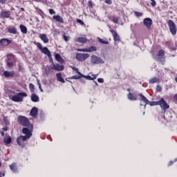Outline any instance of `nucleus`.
Instances as JSON below:
<instances>
[{
	"mask_svg": "<svg viewBox=\"0 0 177 177\" xmlns=\"http://www.w3.org/2000/svg\"><path fill=\"white\" fill-rule=\"evenodd\" d=\"M28 95L26 93H18L11 97V100L17 103L23 102L24 97H27Z\"/></svg>",
	"mask_w": 177,
	"mask_h": 177,
	"instance_id": "nucleus-1",
	"label": "nucleus"
},
{
	"mask_svg": "<svg viewBox=\"0 0 177 177\" xmlns=\"http://www.w3.org/2000/svg\"><path fill=\"white\" fill-rule=\"evenodd\" d=\"M28 127H24L22 129V133H24L26 136H24V138L28 139V138H31L32 136V129H34V126L32 124H30V126H28Z\"/></svg>",
	"mask_w": 177,
	"mask_h": 177,
	"instance_id": "nucleus-2",
	"label": "nucleus"
},
{
	"mask_svg": "<svg viewBox=\"0 0 177 177\" xmlns=\"http://www.w3.org/2000/svg\"><path fill=\"white\" fill-rule=\"evenodd\" d=\"M139 96L140 97V102H143V103H145L144 107L146 109V104H149V106H158V101H155V102H151L147 100L145 95H143L142 93H140Z\"/></svg>",
	"mask_w": 177,
	"mask_h": 177,
	"instance_id": "nucleus-3",
	"label": "nucleus"
},
{
	"mask_svg": "<svg viewBox=\"0 0 177 177\" xmlns=\"http://www.w3.org/2000/svg\"><path fill=\"white\" fill-rule=\"evenodd\" d=\"M18 123L19 125H22V127H30V125H32L27 118L21 115L18 117Z\"/></svg>",
	"mask_w": 177,
	"mask_h": 177,
	"instance_id": "nucleus-4",
	"label": "nucleus"
},
{
	"mask_svg": "<svg viewBox=\"0 0 177 177\" xmlns=\"http://www.w3.org/2000/svg\"><path fill=\"white\" fill-rule=\"evenodd\" d=\"M168 26L169 28V31L172 34V35H176L177 28L175 22L170 19L168 21Z\"/></svg>",
	"mask_w": 177,
	"mask_h": 177,
	"instance_id": "nucleus-5",
	"label": "nucleus"
},
{
	"mask_svg": "<svg viewBox=\"0 0 177 177\" xmlns=\"http://www.w3.org/2000/svg\"><path fill=\"white\" fill-rule=\"evenodd\" d=\"M91 63L93 64H104V60L100 58V57H97L95 55H91Z\"/></svg>",
	"mask_w": 177,
	"mask_h": 177,
	"instance_id": "nucleus-6",
	"label": "nucleus"
},
{
	"mask_svg": "<svg viewBox=\"0 0 177 177\" xmlns=\"http://www.w3.org/2000/svg\"><path fill=\"white\" fill-rule=\"evenodd\" d=\"M89 54L88 53H77L76 54V59L78 60L79 62H85V60H86V59H88L89 57Z\"/></svg>",
	"mask_w": 177,
	"mask_h": 177,
	"instance_id": "nucleus-7",
	"label": "nucleus"
},
{
	"mask_svg": "<svg viewBox=\"0 0 177 177\" xmlns=\"http://www.w3.org/2000/svg\"><path fill=\"white\" fill-rule=\"evenodd\" d=\"M158 106H160L164 111L169 109V105L164 100V98H161L160 100L158 101Z\"/></svg>",
	"mask_w": 177,
	"mask_h": 177,
	"instance_id": "nucleus-8",
	"label": "nucleus"
},
{
	"mask_svg": "<svg viewBox=\"0 0 177 177\" xmlns=\"http://www.w3.org/2000/svg\"><path fill=\"white\" fill-rule=\"evenodd\" d=\"M77 52H96L97 50V48H96V46H91L88 48H77Z\"/></svg>",
	"mask_w": 177,
	"mask_h": 177,
	"instance_id": "nucleus-9",
	"label": "nucleus"
},
{
	"mask_svg": "<svg viewBox=\"0 0 177 177\" xmlns=\"http://www.w3.org/2000/svg\"><path fill=\"white\" fill-rule=\"evenodd\" d=\"M144 26H147V30L150 31L151 30V24H153V20L150 18H145L143 21Z\"/></svg>",
	"mask_w": 177,
	"mask_h": 177,
	"instance_id": "nucleus-10",
	"label": "nucleus"
},
{
	"mask_svg": "<svg viewBox=\"0 0 177 177\" xmlns=\"http://www.w3.org/2000/svg\"><path fill=\"white\" fill-rule=\"evenodd\" d=\"M26 140H27V138L24 137V136H21L17 138V142L19 145V146L24 147V142H26Z\"/></svg>",
	"mask_w": 177,
	"mask_h": 177,
	"instance_id": "nucleus-11",
	"label": "nucleus"
},
{
	"mask_svg": "<svg viewBox=\"0 0 177 177\" xmlns=\"http://www.w3.org/2000/svg\"><path fill=\"white\" fill-rule=\"evenodd\" d=\"M12 44V40L9 39H0V46H8V45H10Z\"/></svg>",
	"mask_w": 177,
	"mask_h": 177,
	"instance_id": "nucleus-12",
	"label": "nucleus"
},
{
	"mask_svg": "<svg viewBox=\"0 0 177 177\" xmlns=\"http://www.w3.org/2000/svg\"><path fill=\"white\" fill-rule=\"evenodd\" d=\"M51 69L55 70L56 71H63L64 70V66L59 64H53V66L51 68Z\"/></svg>",
	"mask_w": 177,
	"mask_h": 177,
	"instance_id": "nucleus-13",
	"label": "nucleus"
},
{
	"mask_svg": "<svg viewBox=\"0 0 177 177\" xmlns=\"http://www.w3.org/2000/svg\"><path fill=\"white\" fill-rule=\"evenodd\" d=\"M1 19H9L10 17V12L2 10L0 14Z\"/></svg>",
	"mask_w": 177,
	"mask_h": 177,
	"instance_id": "nucleus-14",
	"label": "nucleus"
},
{
	"mask_svg": "<svg viewBox=\"0 0 177 177\" xmlns=\"http://www.w3.org/2000/svg\"><path fill=\"white\" fill-rule=\"evenodd\" d=\"M78 75L72 76L71 77H69V80H80L81 82H85V80L81 79L84 77V75H82L81 73H77Z\"/></svg>",
	"mask_w": 177,
	"mask_h": 177,
	"instance_id": "nucleus-15",
	"label": "nucleus"
},
{
	"mask_svg": "<svg viewBox=\"0 0 177 177\" xmlns=\"http://www.w3.org/2000/svg\"><path fill=\"white\" fill-rule=\"evenodd\" d=\"M7 31L10 34H13L14 35H16V34H17V28L15 26H9L7 28Z\"/></svg>",
	"mask_w": 177,
	"mask_h": 177,
	"instance_id": "nucleus-16",
	"label": "nucleus"
},
{
	"mask_svg": "<svg viewBox=\"0 0 177 177\" xmlns=\"http://www.w3.org/2000/svg\"><path fill=\"white\" fill-rule=\"evenodd\" d=\"M110 32H111L113 37V39L115 42H117V41H120V35H118V33H117L115 30H114L113 29H111Z\"/></svg>",
	"mask_w": 177,
	"mask_h": 177,
	"instance_id": "nucleus-17",
	"label": "nucleus"
},
{
	"mask_svg": "<svg viewBox=\"0 0 177 177\" xmlns=\"http://www.w3.org/2000/svg\"><path fill=\"white\" fill-rule=\"evenodd\" d=\"M30 114L31 117H33V118H37V115H38V108L33 107L30 110Z\"/></svg>",
	"mask_w": 177,
	"mask_h": 177,
	"instance_id": "nucleus-18",
	"label": "nucleus"
},
{
	"mask_svg": "<svg viewBox=\"0 0 177 177\" xmlns=\"http://www.w3.org/2000/svg\"><path fill=\"white\" fill-rule=\"evenodd\" d=\"M3 75L6 78H12V77L15 75V72L13 71H6L3 72Z\"/></svg>",
	"mask_w": 177,
	"mask_h": 177,
	"instance_id": "nucleus-19",
	"label": "nucleus"
},
{
	"mask_svg": "<svg viewBox=\"0 0 177 177\" xmlns=\"http://www.w3.org/2000/svg\"><path fill=\"white\" fill-rule=\"evenodd\" d=\"M39 37L40 38V39H41V41H43L44 44H48L49 42V39L46 34H40L39 35Z\"/></svg>",
	"mask_w": 177,
	"mask_h": 177,
	"instance_id": "nucleus-20",
	"label": "nucleus"
},
{
	"mask_svg": "<svg viewBox=\"0 0 177 177\" xmlns=\"http://www.w3.org/2000/svg\"><path fill=\"white\" fill-rule=\"evenodd\" d=\"M88 41L86 39V37H79L75 39L76 42H79L80 44H86V42Z\"/></svg>",
	"mask_w": 177,
	"mask_h": 177,
	"instance_id": "nucleus-21",
	"label": "nucleus"
},
{
	"mask_svg": "<svg viewBox=\"0 0 177 177\" xmlns=\"http://www.w3.org/2000/svg\"><path fill=\"white\" fill-rule=\"evenodd\" d=\"M127 99L131 101L138 100V97L136 95H133L132 93L129 92L127 95Z\"/></svg>",
	"mask_w": 177,
	"mask_h": 177,
	"instance_id": "nucleus-22",
	"label": "nucleus"
},
{
	"mask_svg": "<svg viewBox=\"0 0 177 177\" xmlns=\"http://www.w3.org/2000/svg\"><path fill=\"white\" fill-rule=\"evenodd\" d=\"M41 53H44V55H46L48 57H50V50L47 47H44L41 50Z\"/></svg>",
	"mask_w": 177,
	"mask_h": 177,
	"instance_id": "nucleus-23",
	"label": "nucleus"
},
{
	"mask_svg": "<svg viewBox=\"0 0 177 177\" xmlns=\"http://www.w3.org/2000/svg\"><path fill=\"white\" fill-rule=\"evenodd\" d=\"M53 19L54 20H55L56 21H58V23H62V24H63V23H64L63 18H62V17H60V15H54L53 17Z\"/></svg>",
	"mask_w": 177,
	"mask_h": 177,
	"instance_id": "nucleus-24",
	"label": "nucleus"
},
{
	"mask_svg": "<svg viewBox=\"0 0 177 177\" xmlns=\"http://www.w3.org/2000/svg\"><path fill=\"white\" fill-rule=\"evenodd\" d=\"M56 77H57V80L59 82H62V84H64V82H66L63 77H62V73H57Z\"/></svg>",
	"mask_w": 177,
	"mask_h": 177,
	"instance_id": "nucleus-25",
	"label": "nucleus"
},
{
	"mask_svg": "<svg viewBox=\"0 0 177 177\" xmlns=\"http://www.w3.org/2000/svg\"><path fill=\"white\" fill-rule=\"evenodd\" d=\"M31 100L32 102H34V103H37V102H39V97H38L37 94L32 93L31 95Z\"/></svg>",
	"mask_w": 177,
	"mask_h": 177,
	"instance_id": "nucleus-26",
	"label": "nucleus"
},
{
	"mask_svg": "<svg viewBox=\"0 0 177 177\" xmlns=\"http://www.w3.org/2000/svg\"><path fill=\"white\" fill-rule=\"evenodd\" d=\"M55 57L57 62H59V63H64V59L62 57V56H60V54H55Z\"/></svg>",
	"mask_w": 177,
	"mask_h": 177,
	"instance_id": "nucleus-27",
	"label": "nucleus"
},
{
	"mask_svg": "<svg viewBox=\"0 0 177 177\" xmlns=\"http://www.w3.org/2000/svg\"><path fill=\"white\" fill-rule=\"evenodd\" d=\"M10 169H11L14 174L17 173V166L16 165V163L13 162L12 165H10Z\"/></svg>",
	"mask_w": 177,
	"mask_h": 177,
	"instance_id": "nucleus-28",
	"label": "nucleus"
},
{
	"mask_svg": "<svg viewBox=\"0 0 177 177\" xmlns=\"http://www.w3.org/2000/svg\"><path fill=\"white\" fill-rule=\"evenodd\" d=\"M149 84H157L160 82V79L157 78L156 77H154L149 80Z\"/></svg>",
	"mask_w": 177,
	"mask_h": 177,
	"instance_id": "nucleus-29",
	"label": "nucleus"
},
{
	"mask_svg": "<svg viewBox=\"0 0 177 177\" xmlns=\"http://www.w3.org/2000/svg\"><path fill=\"white\" fill-rule=\"evenodd\" d=\"M97 39H98L100 44H103L104 45H109V40H107V39L104 40L100 37H97Z\"/></svg>",
	"mask_w": 177,
	"mask_h": 177,
	"instance_id": "nucleus-30",
	"label": "nucleus"
},
{
	"mask_svg": "<svg viewBox=\"0 0 177 177\" xmlns=\"http://www.w3.org/2000/svg\"><path fill=\"white\" fill-rule=\"evenodd\" d=\"M19 28H20L21 32H22V34H27V27H26L24 25H20Z\"/></svg>",
	"mask_w": 177,
	"mask_h": 177,
	"instance_id": "nucleus-31",
	"label": "nucleus"
},
{
	"mask_svg": "<svg viewBox=\"0 0 177 177\" xmlns=\"http://www.w3.org/2000/svg\"><path fill=\"white\" fill-rule=\"evenodd\" d=\"M7 62H15V57L13 55L10 54L7 55Z\"/></svg>",
	"mask_w": 177,
	"mask_h": 177,
	"instance_id": "nucleus-32",
	"label": "nucleus"
},
{
	"mask_svg": "<svg viewBox=\"0 0 177 177\" xmlns=\"http://www.w3.org/2000/svg\"><path fill=\"white\" fill-rule=\"evenodd\" d=\"M3 142L6 145H10V143H12V138L10 137L6 138L3 139Z\"/></svg>",
	"mask_w": 177,
	"mask_h": 177,
	"instance_id": "nucleus-33",
	"label": "nucleus"
},
{
	"mask_svg": "<svg viewBox=\"0 0 177 177\" xmlns=\"http://www.w3.org/2000/svg\"><path fill=\"white\" fill-rule=\"evenodd\" d=\"M134 15L136 17H142L143 16V13L138 11H134Z\"/></svg>",
	"mask_w": 177,
	"mask_h": 177,
	"instance_id": "nucleus-34",
	"label": "nucleus"
},
{
	"mask_svg": "<svg viewBox=\"0 0 177 177\" xmlns=\"http://www.w3.org/2000/svg\"><path fill=\"white\" fill-rule=\"evenodd\" d=\"M83 77L85 78V79H86V80H89L90 81H92V80H96V77H91L89 76V75H86V76L84 75Z\"/></svg>",
	"mask_w": 177,
	"mask_h": 177,
	"instance_id": "nucleus-35",
	"label": "nucleus"
},
{
	"mask_svg": "<svg viewBox=\"0 0 177 177\" xmlns=\"http://www.w3.org/2000/svg\"><path fill=\"white\" fill-rule=\"evenodd\" d=\"M29 88L32 92H34V91H35V86L32 84V83H30L29 84Z\"/></svg>",
	"mask_w": 177,
	"mask_h": 177,
	"instance_id": "nucleus-36",
	"label": "nucleus"
},
{
	"mask_svg": "<svg viewBox=\"0 0 177 177\" xmlns=\"http://www.w3.org/2000/svg\"><path fill=\"white\" fill-rule=\"evenodd\" d=\"M165 55V51L164 50H159L158 56H164Z\"/></svg>",
	"mask_w": 177,
	"mask_h": 177,
	"instance_id": "nucleus-37",
	"label": "nucleus"
},
{
	"mask_svg": "<svg viewBox=\"0 0 177 177\" xmlns=\"http://www.w3.org/2000/svg\"><path fill=\"white\" fill-rule=\"evenodd\" d=\"M118 20H120V18L114 17L112 19V21H113V23L115 24H118Z\"/></svg>",
	"mask_w": 177,
	"mask_h": 177,
	"instance_id": "nucleus-38",
	"label": "nucleus"
},
{
	"mask_svg": "<svg viewBox=\"0 0 177 177\" xmlns=\"http://www.w3.org/2000/svg\"><path fill=\"white\" fill-rule=\"evenodd\" d=\"M37 47L38 48V49H39V50H41V49H43L44 48L42 47V44H41V43L37 42L36 44Z\"/></svg>",
	"mask_w": 177,
	"mask_h": 177,
	"instance_id": "nucleus-39",
	"label": "nucleus"
},
{
	"mask_svg": "<svg viewBox=\"0 0 177 177\" xmlns=\"http://www.w3.org/2000/svg\"><path fill=\"white\" fill-rule=\"evenodd\" d=\"M13 62H7V66H8V67H10V68L13 67Z\"/></svg>",
	"mask_w": 177,
	"mask_h": 177,
	"instance_id": "nucleus-40",
	"label": "nucleus"
},
{
	"mask_svg": "<svg viewBox=\"0 0 177 177\" xmlns=\"http://www.w3.org/2000/svg\"><path fill=\"white\" fill-rule=\"evenodd\" d=\"M71 67L72 70H73V71H75L77 73H80V71L78 70V68H75L74 66H71Z\"/></svg>",
	"mask_w": 177,
	"mask_h": 177,
	"instance_id": "nucleus-41",
	"label": "nucleus"
},
{
	"mask_svg": "<svg viewBox=\"0 0 177 177\" xmlns=\"http://www.w3.org/2000/svg\"><path fill=\"white\" fill-rule=\"evenodd\" d=\"M77 23H79V24H81V26H84V24H85V23H84L81 19H77Z\"/></svg>",
	"mask_w": 177,
	"mask_h": 177,
	"instance_id": "nucleus-42",
	"label": "nucleus"
},
{
	"mask_svg": "<svg viewBox=\"0 0 177 177\" xmlns=\"http://www.w3.org/2000/svg\"><path fill=\"white\" fill-rule=\"evenodd\" d=\"M63 38H64V41H65L66 42H67V41H68V39H69L70 37L66 36V35H63Z\"/></svg>",
	"mask_w": 177,
	"mask_h": 177,
	"instance_id": "nucleus-43",
	"label": "nucleus"
},
{
	"mask_svg": "<svg viewBox=\"0 0 177 177\" xmlns=\"http://www.w3.org/2000/svg\"><path fill=\"white\" fill-rule=\"evenodd\" d=\"M48 59L50 60V63H52L53 66V64H55V63L53 62V59H52V55L50 54V57H48Z\"/></svg>",
	"mask_w": 177,
	"mask_h": 177,
	"instance_id": "nucleus-44",
	"label": "nucleus"
},
{
	"mask_svg": "<svg viewBox=\"0 0 177 177\" xmlns=\"http://www.w3.org/2000/svg\"><path fill=\"white\" fill-rule=\"evenodd\" d=\"M97 82H100V84H103V82H104V80H103V78H98Z\"/></svg>",
	"mask_w": 177,
	"mask_h": 177,
	"instance_id": "nucleus-45",
	"label": "nucleus"
},
{
	"mask_svg": "<svg viewBox=\"0 0 177 177\" xmlns=\"http://www.w3.org/2000/svg\"><path fill=\"white\" fill-rule=\"evenodd\" d=\"M49 13L50 15H55L56 12H55L53 9H49Z\"/></svg>",
	"mask_w": 177,
	"mask_h": 177,
	"instance_id": "nucleus-46",
	"label": "nucleus"
},
{
	"mask_svg": "<svg viewBox=\"0 0 177 177\" xmlns=\"http://www.w3.org/2000/svg\"><path fill=\"white\" fill-rule=\"evenodd\" d=\"M151 6H156V5H157V3H156V1L151 0Z\"/></svg>",
	"mask_w": 177,
	"mask_h": 177,
	"instance_id": "nucleus-47",
	"label": "nucleus"
},
{
	"mask_svg": "<svg viewBox=\"0 0 177 177\" xmlns=\"http://www.w3.org/2000/svg\"><path fill=\"white\" fill-rule=\"evenodd\" d=\"M156 91H157L158 92H161V91H162L161 86H160L159 85H158V86H156Z\"/></svg>",
	"mask_w": 177,
	"mask_h": 177,
	"instance_id": "nucleus-48",
	"label": "nucleus"
},
{
	"mask_svg": "<svg viewBox=\"0 0 177 177\" xmlns=\"http://www.w3.org/2000/svg\"><path fill=\"white\" fill-rule=\"evenodd\" d=\"M88 6L90 8H93V6L92 5V1H88Z\"/></svg>",
	"mask_w": 177,
	"mask_h": 177,
	"instance_id": "nucleus-49",
	"label": "nucleus"
},
{
	"mask_svg": "<svg viewBox=\"0 0 177 177\" xmlns=\"http://www.w3.org/2000/svg\"><path fill=\"white\" fill-rule=\"evenodd\" d=\"M3 121L6 124V125H9V120H8V118H4Z\"/></svg>",
	"mask_w": 177,
	"mask_h": 177,
	"instance_id": "nucleus-50",
	"label": "nucleus"
},
{
	"mask_svg": "<svg viewBox=\"0 0 177 177\" xmlns=\"http://www.w3.org/2000/svg\"><path fill=\"white\" fill-rule=\"evenodd\" d=\"M105 3H107L108 5H111L112 1L111 0H105Z\"/></svg>",
	"mask_w": 177,
	"mask_h": 177,
	"instance_id": "nucleus-51",
	"label": "nucleus"
},
{
	"mask_svg": "<svg viewBox=\"0 0 177 177\" xmlns=\"http://www.w3.org/2000/svg\"><path fill=\"white\" fill-rule=\"evenodd\" d=\"M171 50H176V47L170 48Z\"/></svg>",
	"mask_w": 177,
	"mask_h": 177,
	"instance_id": "nucleus-52",
	"label": "nucleus"
},
{
	"mask_svg": "<svg viewBox=\"0 0 177 177\" xmlns=\"http://www.w3.org/2000/svg\"><path fill=\"white\" fill-rule=\"evenodd\" d=\"M2 129H3V131H8V127H3Z\"/></svg>",
	"mask_w": 177,
	"mask_h": 177,
	"instance_id": "nucleus-53",
	"label": "nucleus"
},
{
	"mask_svg": "<svg viewBox=\"0 0 177 177\" xmlns=\"http://www.w3.org/2000/svg\"><path fill=\"white\" fill-rule=\"evenodd\" d=\"M1 133L2 136H5V132L4 131H1Z\"/></svg>",
	"mask_w": 177,
	"mask_h": 177,
	"instance_id": "nucleus-54",
	"label": "nucleus"
},
{
	"mask_svg": "<svg viewBox=\"0 0 177 177\" xmlns=\"http://www.w3.org/2000/svg\"><path fill=\"white\" fill-rule=\"evenodd\" d=\"M174 99L176 100V102H177V94H176L175 95H174Z\"/></svg>",
	"mask_w": 177,
	"mask_h": 177,
	"instance_id": "nucleus-55",
	"label": "nucleus"
},
{
	"mask_svg": "<svg viewBox=\"0 0 177 177\" xmlns=\"http://www.w3.org/2000/svg\"><path fill=\"white\" fill-rule=\"evenodd\" d=\"M35 2H41L42 0H34Z\"/></svg>",
	"mask_w": 177,
	"mask_h": 177,
	"instance_id": "nucleus-56",
	"label": "nucleus"
},
{
	"mask_svg": "<svg viewBox=\"0 0 177 177\" xmlns=\"http://www.w3.org/2000/svg\"><path fill=\"white\" fill-rule=\"evenodd\" d=\"M39 89L41 88V83H39Z\"/></svg>",
	"mask_w": 177,
	"mask_h": 177,
	"instance_id": "nucleus-57",
	"label": "nucleus"
},
{
	"mask_svg": "<svg viewBox=\"0 0 177 177\" xmlns=\"http://www.w3.org/2000/svg\"><path fill=\"white\" fill-rule=\"evenodd\" d=\"M94 82H95L96 86H97V85H98V84H97V82H95V81H94Z\"/></svg>",
	"mask_w": 177,
	"mask_h": 177,
	"instance_id": "nucleus-58",
	"label": "nucleus"
},
{
	"mask_svg": "<svg viewBox=\"0 0 177 177\" xmlns=\"http://www.w3.org/2000/svg\"><path fill=\"white\" fill-rule=\"evenodd\" d=\"M21 10L24 11V8H21Z\"/></svg>",
	"mask_w": 177,
	"mask_h": 177,
	"instance_id": "nucleus-59",
	"label": "nucleus"
},
{
	"mask_svg": "<svg viewBox=\"0 0 177 177\" xmlns=\"http://www.w3.org/2000/svg\"><path fill=\"white\" fill-rule=\"evenodd\" d=\"M175 81H176V82H177V77H175Z\"/></svg>",
	"mask_w": 177,
	"mask_h": 177,
	"instance_id": "nucleus-60",
	"label": "nucleus"
},
{
	"mask_svg": "<svg viewBox=\"0 0 177 177\" xmlns=\"http://www.w3.org/2000/svg\"><path fill=\"white\" fill-rule=\"evenodd\" d=\"M128 92L131 91V88H127Z\"/></svg>",
	"mask_w": 177,
	"mask_h": 177,
	"instance_id": "nucleus-61",
	"label": "nucleus"
},
{
	"mask_svg": "<svg viewBox=\"0 0 177 177\" xmlns=\"http://www.w3.org/2000/svg\"><path fill=\"white\" fill-rule=\"evenodd\" d=\"M41 92H44V90H42V88H40Z\"/></svg>",
	"mask_w": 177,
	"mask_h": 177,
	"instance_id": "nucleus-62",
	"label": "nucleus"
},
{
	"mask_svg": "<svg viewBox=\"0 0 177 177\" xmlns=\"http://www.w3.org/2000/svg\"><path fill=\"white\" fill-rule=\"evenodd\" d=\"M2 176H5V173H3V174H2Z\"/></svg>",
	"mask_w": 177,
	"mask_h": 177,
	"instance_id": "nucleus-63",
	"label": "nucleus"
},
{
	"mask_svg": "<svg viewBox=\"0 0 177 177\" xmlns=\"http://www.w3.org/2000/svg\"><path fill=\"white\" fill-rule=\"evenodd\" d=\"M142 114H143V115H145V114H146V112L144 111V112L142 113Z\"/></svg>",
	"mask_w": 177,
	"mask_h": 177,
	"instance_id": "nucleus-64",
	"label": "nucleus"
}]
</instances>
